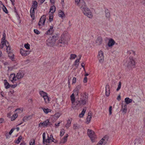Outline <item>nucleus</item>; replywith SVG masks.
I'll return each instance as SVG.
<instances>
[{
	"instance_id": "nucleus-7",
	"label": "nucleus",
	"mask_w": 145,
	"mask_h": 145,
	"mask_svg": "<svg viewBox=\"0 0 145 145\" xmlns=\"http://www.w3.org/2000/svg\"><path fill=\"white\" fill-rule=\"evenodd\" d=\"M88 134L89 137L91 138L92 142H94L95 139L96 138V135L93 131L91 130L88 129Z\"/></svg>"
},
{
	"instance_id": "nucleus-19",
	"label": "nucleus",
	"mask_w": 145,
	"mask_h": 145,
	"mask_svg": "<svg viewBox=\"0 0 145 145\" xmlns=\"http://www.w3.org/2000/svg\"><path fill=\"white\" fill-rule=\"evenodd\" d=\"M68 137V135L66 134V136L63 138L61 140L59 144H64L67 141V138Z\"/></svg>"
},
{
	"instance_id": "nucleus-38",
	"label": "nucleus",
	"mask_w": 145,
	"mask_h": 145,
	"mask_svg": "<svg viewBox=\"0 0 145 145\" xmlns=\"http://www.w3.org/2000/svg\"><path fill=\"white\" fill-rule=\"evenodd\" d=\"M22 138V136H20L18 138V139L15 140V142L17 144H19L21 141Z\"/></svg>"
},
{
	"instance_id": "nucleus-34",
	"label": "nucleus",
	"mask_w": 145,
	"mask_h": 145,
	"mask_svg": "<svg viewBox=\"0 0 145 145\" xmlns=\"http://www.w3.org/2000/svg\"><path fill=\"white\" fill-rule=\"evenodd\" d=\"M86 108H85L83 109V110L82 111L81 113L79 115V116L80 118H82L83 116L86 111Z\"/></svg>"
},
{
	"instance_id": "nucleus-51",
	"label": "nucleus",
	"mask_w": 145,
	"mask_h": 145,
	"mask_svg": "<svg viewBox=\"0 0 145 145\" xmlns=\"http://www.w3.org/2000/svg\"><path fill=\"white\" fill-rule=\"evenodd\" d=\"M65 133V131H64V130H61L60 134V136L61 137Z\"/></svg>"
},
{
	"instance_id": "nucleus-60",
	"label": "nucleus",
	"mask_w": 145,
	"mask_h": 145,
	"mask_svg": "<svg viewBox=\"0 0 145 145\" xmlns=\"http://www.w3.org/2000/svg\"><path fill=\"white\" fill-rule=\"evenodd\" d=\"M141 3L142 5H145V0H142L141 2Z\"/></svg>"
},
{
	"instance_id": "nucleus-25",
	"label": "nucleus",
	"mask_w": 145,
	"mask_h": 145,
	"mask_svg": "<svg viewBox=\"0 0 145 145\" xmlns=\"http://www.w3.org/2000/svg\"><path fill=\"white\" fill-rule=\"evenodd\" d=\"M122 108L121 110L124 113H126L127 111V105H123L122 103Z\"/></svg>"
},
{
	"instance_id": "nucleus-39",
	"label": "nucleus",
	"mask_w": 145,
	"mask_h": 145,
	"mask_svg": "<svg viewBox=\"0 0 145 145\" xmlns=\"http://www.w3.org/2000/svg\"><path fill=\"white\" fill-rule=\"evenodd\" d=\"M54 31V30H51L50 29H49L46 32V34L47 35H50L52 34Z\"/></svg>"
},
{
	"instance_id": "nucleus-5",
	"label": "nucleus",
	"mask_w": 145,
	"mask_h": 145,
	"mask_svg": "<svg viewBox=\"0 0 145 145\" xmlns=\"http://www.w3.org/2000/svg\"><path fill=\"white\" fill-rule=\"evenodd\" d=\"M127 67L129 68L134 67L135 65V61L132 57H130L127 61Z\"/></svg>"
},
{
	"instance_id": "nucleus-10",
	"label": "nucleus",
	"mask_w": 145,
	"mask_h": 145,
	"mask_svg": "<svg viewBox=\"0 0 145 145\" xmlns=\"http://www.w3.org/2000/svg\"><path fill=\"white\" fill-rule=\"evenodd\" d=\"M98 59L99 63H102L104 61L103 53L101 51H100L99 52L98 55Z\"/></svg>"
},
{
	"instance_id": "nucleus-54",
	"label": "nucleus",
	"mask_w": 145,
	"mask_h": 145,
	"mask_svg": "<svg viewBox=\"0 0 145 145\" xmlns=\"http://www.w3.org/2000/svg\"><path fill=\"white\" fill-rule=\"evenodd\" d=\"M49 17V21L50 22H51L53 20V16L52 15V14Z\"/></svg>"
},
{
	"instance_id": "nucleus-14",
	"label": "nucleus",
	"mask_w": 145,
	"mask_h": 145,
	"mask_svg": "<svg viewBox=\"0 0 145 145\" xmlns=\"http://www.w3.org/2000/svg\"><path fill=\"white\" fill-rule=\"evenodd\" d=\"M20 53L23 56H26L30 54V52L28 51H25L22 48L20 50Z\"/></svg>"
},
{
	"instance_id": "nucleus-50",
	"label": "nucleus",
	"mask_w": 145,
	"mask_h": 145,
	"mask_svg": "<svg viewBox=\"0 0 145 145\" xmlns=\"http://www.w3.org/2000/svg\"><path fill=\"white\" fill-rule=\"evenodd\" d=\"M112 106H110L109 107V114L110 115H111L112 114Z\"/></svg>"
},
{
	"instance_id": "nucleus-56",
	"label": "nucleus",
	"mask_w": 145,
	"mask_h": 145,
	"mask_svg": "<svg viewBox=\"0 0 145 145\" xmlns=\"http://www.w3.org/2000/svg\"><path fill=\"white\" fill-rule=\"evenodd\" d=\"M14 129H12L9 132L8 134L10 135L14 131Z\"/></svg>"
},
{
	"instance_id": "nucleus-30",
	"label": "nucleus",
	"mask_w": 145,
	"mask_h": 145,
	"mask_svg": "<svg viewBox=\"0 0 145 145\" xmlns=\"http://www.w3.org/2000/svg\"><path fill=\"white\" fill-rule=\"evenodd\" d=\"M56 7L55 6L53 5L51 7L50 9V12L52 13H53L56 10Z\"/></svg>"
},
{
	"instance_id": "nucleus-13",
	"label": "nucleus",
	"mask_w": 145,
	"mask_h": 145,
	"mask_svg": "<svg viewBox=\"0 0 145 145\" xmlns=\"http://www.w3.org/2000/svg\"><path fill=\"white\" fill-rule=\"evenodd\" d=\"M24 74V73L23 71H19L16 76L17 79H20L23 77Z\"/></svg>"
},
{
	"instance_id": "nucleus-20",
	"label": "nucleus",
	"mask_w": 145,
	"mask_h": 145,
	"mask_svg": "<svg viewBox=\"0 0 145 145\" xmlns=\"http://www.w3.org/2000/svg\"><path fill=\"white\" fill-rule=\"evenodd\" d=\"M103 41V39L101 37H98L96 40V43L97 45H101Z\"/></svg>"
},
{
	"instance_id": "nucleus-8",
	"label": "nucleus",
	"mask_w": 145,
	"mask_h": 145,
	"mask_svg": "<svg viewBox=\"0 0 145 145\" xmlns=\"http://www.w3.org/2000/svg\"><path fill=\"white\" fill-rule=\"evenodd\" d=\"M51 125V123L49 122V120L47 119L43 122L40 123L39 125V127H47L50 125Z\"/></svg>"
},
{
	"instance_id": "nucleus-35",
	"label": "nucleus",
	"mask_w": 145,
	"mask_h": 145,
	"mask_svg": "<svg viewBox=\"0 0 145 145\" xmlns=\"http://www.w3.org/2000/svg\"><path fill=\"white\" fill-rule=\"evenodd\" d=\"M75 4L76 5H77L79 7H80V5L81 4V3L82 1H84L83 0H75Z\"/></svg>"
},
{
	"instance_id": "nucleus-47",
	"label": "nucleus",
	"mask_w": 145,
	"mask_h": 145,
	"mask_svg": "<svg viewBox=\"0 0 145 145\" xmlns=\"http://www.w3.org/2000/svg\"><path fill=\"white\" fill-rule=\"evenodd\" d=\"M7 47L6 50H7V52H8L10 53V50L11 49L10 47L9 46V45H8L7 46H6Z\"/></svg>"
},
{
	"instance_id": "nucleus-1",
	"label": "nucleus",
	"mask_w": 145,
	"mask_h": 145,
	"mask_svg": "<svg viewBox=\"0 0 145 145\" xmlns=\"http://www.w3.org/2000/svg\"><path fill=\"white\" fill-rule=\"evenodd\" d=\"M74 94L73 93L70 96L71 100L72 103V107L73 109H77L81 105H84L88 102V96L86 93H81L80 99L76 100V102Z\"/></svg>"
},
{
	"instance_id": "nucleus-3",
	"label": "nucleus",
	"mask_w": 145,
	"mask_h": 145,
	"mask_svg": "<svg viewBox=\"0 0 145 145\" xmlns=\"http://www.w3.org/2000/svg\"><path fill=\"white\" fill-rule=\"evenodd\" d=\"M67 39L65 37L62 35L61 39L59 40L56 42V45L58 47H63L65 44L67 45Z\"/></svg>"
},
{
	"instance_id": "nucleus-2",
	"label": "nucleus",
	"mask_w": 145,
	"mask_h": 145,
	"mask_svg": "<svg viewBox=\"0 0 145 145\" xmlns=\"http://www.w3.org/2000/svg\"><path fill=\"white\" fill-rule=\"evenodd\" d=\"M79 7L81 9L83 14L88 18H91L93 16L92 12L88 8L84 1H82Z\"/></svg>"
},
{
	"instance_id": "nucleus-61",
	"label": "nucleus",
	"mask_w": 145,
	"mask_h": 145,
	"mask_svg": "<svg viewBox=\"0 0 145 145\" xmlns=\"http://www.w3.org/2000/svg\"><path fill=\"white\" fill-rule=\"evenodd\" d=\"M45 0H39V2H40V4H42L45 1Z\"/></svg>"
},
{
	"instance_id": "nucleus-64",
	"label": "nucleus",
	"mask_w": 145,
	"mask_h": 145,
	"mask_svg": "<svg viewBox=\"0 0 145 145\" xmlns=\"http://www.w3.org/2000/svg\"><path fill=\"white\" fill-rule=\"evenodd\" d=\"M4 121V120L3 118H1L0 119V123H2Z\"/></svg>"
},
{
	"instance_id": "nucleus-12",
	"label": "nucleus",
	"mask_w": 145,
	"mask_h": 145,
	"mask_svg": "<svg viewBox=\"0 0 145 145\" xmlns=\"http://www.w3.org/2000/svg\"><path fill=\"white\" fill-rule=\"evenodd\" d=\"M16 77L14 73L11 74L9 76V80L13 83H15L16 81Z\"/></svg>"
},
{
	"instance_id": "nucleus-6",
	"label": "nucleus",
	"mask_w": 145,
	"mask_h": 145,
	"mask_svg": "<svg viewBox=\"0 0 145 145\" xmlns=\"http://www.w3.org/2000/svg\"><path fill=\"white\" fill-rule=\"evenodd\" d=\"M45 137H46V134L45 132L44 133H43L42 135V138H43V142L44 144H45V143H50V140H51L52 142H54V138H53L52 135H51L50 136V137H49V136H48V138L47 139H45Z\"/></svg>"
},
{
	"instance_id": "nucleus-33",
	"label": "nucleus",
	"mask_w": 145,
	"mask_h": 145,
	"mask_svg": "<svg viewBox=\"0 0 145 145\" xmlns=\"http://www.w3.org/2000/svg\"><path fill=\"white\" fill-rule=\"evenodd\" d=\"M81 57V56H80V58H79V59H76L75 61V62L74 64V65L75 66H76V67H78V65H79L78 62L80 61V59Z\"/></svg>"
},
{
	"instance_id": "nucleus-26",
	"label": "nucleus",
	"mask_w": 145,
	"mask_h": 145,
	"mask_svg": "<svg viewBox=\"0 0 145 145\" xmlns=\"http://www.w3.org/2000/svg\"><path fill=\"white\" fill-rule=\"evenodd\" d=\"M4 82L5 87L6 89H8L10 88V85L7 82L6 80H4Z\"/></svg>"
},
{
	"instance_id": "nucleus-28",
	"label": "nucleus",
	"mask_w": 145,
	"mask_h": 145,
	"mask_svg": "<svg viewBox=\"0 0 145 145\" xmlns=\"http://www.w3.org/2000/svg\"><path fill=\"white\" fill-rule=\"evenodd\" d=\"M132 101L133 100L132 99H130L128 97L126 98L125 99V101L127 105H128L131 103Z\"/></svg>"
},
{
	"instance_id": "nucleus-49",
	"label": "nucleus",
	"mask_w": 145,
	"mask_h": 145,
	"mask_svg": "<svg viewBox=\"0 0 145 145\" xmlns=\"http://www.w3.org/2000/svg\"><path fill=\"white\" fill-rule=\"evenodd\" d=\"M34 33L37 35H38L40 33V32L37 29H34Z\"/></svg>"
},
{
	"instance_id": "nucleus-32",
	"label": "nucleus",
	"mask_w": 145,
	"mask_h": 145,
	"mask_svg": "<svg viewBox=\"0 0 145 145\" xmlns=\"http://www.w3.org/2000/svg\"><path fill=\"white\" fill-rule=\"evenodd\" d=\"M71 122V120L70 119H68L66 124L65 125V127L67 128H68L70 126Z\"/></svg>"
},
{
	"instance_id": "nucleus-42",
	"label": "nucleus",
	"mask_w": 145,
	"mask_h": 145,
	"mask_svg": "<svg viewBox=\"0 0 145 145\" xmlns=\"http://www.w3.org/2000/svg\"><path fill=\"white\" fill-rule=\"evenodd\" d=\"M18 117V114H13V117L11 118V120L13 121L15 120V119L16 118Z\"/></svg>"
},
{
	"instance_id": "nucleus-29",
	"label": "nucleus",
	"mask_w": 145,
	"mask_h": 145,
	"mask_svg": "<svg viewBox=\"0 0 145 145\" xmlns=\"http://www.w3.org/2000/svg\"><path fill=\"white\" fill-rule=\"evenodd\" d=\"M42 109L43 110L44 112L46 114H47L48 113L51 112L52 111L51 110L47 108H42Z\"/></svg>"
},
{
	"instance_id": "nucleus-11",
	"label": "nucleus",
	"mask_w": 145,
	"mask_h": 145,
	"mask_svg": "<svg viewBox=\"0 0 145 145\" xmlns=\"http://www.w3.org/2000/svg\"><path fill=\"white\" fill-rule=\"evenodd\" d=\"M46 20V16L45 15H43L42 16L40 19L38 25L39 26L44 25Z\"/></svg>"
},
{
	"instance_id": "nucleus-53",
	"label": "nucleus",
	"mask_w": 145,
	"mask_h": 145,
	"mask_svg": "<svg viewBox=\"0 0 145 145\" xmlns=\"http://www.w3.org/2000/svg\"><path fill=\"white\" fill-rule=\"evenodd\" d=\"M76 78H75V77H74L73 78L72 80V84H73L75 83L76 82Z\"/></svg>"
},
{
	"instance_id": "nucleus-55",
	"label": "nucleus",
	"mask_w": 145,
	"mask_h": 145,
	"mask_svg": "<svg viewBox=\"0 0 145 145\" xmlns=\"http://www.w3.org/2000/svg\"><path fill=\"white\" fill-rule=\"evenodd\" d=\"M87 78L86 77H85L84 79L83 82L84 83H86L87 82Z\"/></svg>"
},
{
	"instance_id": "nucleus-45",
	"label": "nucleus",
	"mask_w": 145,
	"mask_h": 145,
	"mask_svg": "<svg viewBox=\"0 0 145 145\" xmlns=\"http://www.w3.org/2000/svg\"><path fill=\"white\" fill-rule=\"evenodd\" d=\"M35 141L34 139L31 140L29 142V145H35Z\"/></svg>"
},
{
	"instance_id": "nucleus-9",
	"label": "nucleus",
	"mask_w": 145,
	"mask_h": 145,
	"mask_svg": "<svg viewBox=\"0 0 145 145\" xmlns=\"http://www.w3.org/2000/svg\"><path fill=\"white\" fill-rule=\"evenodd\" d=\"M108 138L107 136L103 137L96 145H105L108 141Z\"/></svg>"
},
{
	"instance_id": "nucleus-59",
	"label": "nucleus",
	"mask_w": 145,
	"mask_h": 145,
	"mask_svg": "<svg viewBox=\"0 0 145 145\" xmlns=\"http://www.w3.org/2000/svg\"><path fill=\"white\" fill-rule=\"evenodd\" d=\"M4 43H5V45L6 46H7L8 45V41L7 40H5L4 42Z\"/></svg>"
},
{
	"instance_id": "nucleus-63",
	"label": "nucleus",
	"mask_w": 145,
	"mask_h": 145,
	"mask_svg": "<svg viewBox=\"0 0 145 145\" xmlns=\"http://www.w3.org/2000/svg\"><path fill=\"white\" fill-rule=\"evenodd\" d=\"M50 2L53 4H54L55 3V0H50Z\"/></svg>"
},
{
	"instance_id": "nucleus-23",
	"label": "nucleus",
	"mask_w": 145,
	"mask_h": 145,
	"mask_svg": "<svg viewBox=\"0 0 145 145\" xmlns=\"http://www.w3.org/2000/svg\"><path fill=\"white\" fill-rule=\"evenodd\" d=\"M35 9L31 8L30 10V16L33 20H34L35 19Z\"/></svg>"
},
{
	"instance_id": "nucleus-58",
	"label": "nucleus",
	"mask_w": 145,
	"mask_h": 145,
	"mask_svg": "<svg viewBox=\"0 0 145 145\" xmlns=\"http://www.w3.org/2000/svg\"><path fill=\"white\" fill-rule=\"evenodd\" d=\"M84 65L85 64H84V63L83 62L81 64V66L83 68L84 71H85V69L84 67Z\"/></svg>"
},
{
	"instance_id": "nucleus-46",
	"label": "nucleus",
	"mask_w": 145,
	"mask_h": 145,
	"mask_svg": "<svg viewBox=\"0 0 145 145\" xmlns=\"http://www.w3.org/2000/svg\"><path fill=\"white\" fill-rule=\"evenodd\" d=\"M80 127V126L77 124H74L73 125V128L74 129H78Z\"/></svg>"
},
{
	"instance_id": "nucleus-18",
	"label": "nucleus",
	"mask_w": 145,
	"mask_h": 145,
	"mask_svg": "<svg viewBox=\"0 0 145 145\" xmlns=\"http://www.w3.org/2000/svg\"><path fill=\"white\" fill-rule=\"evenodd\" d=\"M81 88V86L80 85H78L76 86L75 89H74V93L75 94L78 95L79 92V89Z\"/></svg>"
},
{
	"instance_id": "nucleus-22",
	"label": "nucleus",
	"mask_w": 145,
	"mask_h": 145,
	"mask_svg": "<svg viewBox=\"0 0 145 145\" xmlns=\"http://www.w3.org/2000/svg\"><path fill=\"white\" fill-rule=\"evenodd\" d=\"M110 93L109 85L107 84L106 86L105 94L107 96H108L109 95Z\"/></svg>"
},
{
	"instance_id": "nucleus-4",
	"label": "nucleus",
	"mask_w": 145,
	"mask_h": 145,
	"mask_svg": "<svg viewBox=\"0 0 145 145\" xmlns=\"http://www.w3.org/2000/svg\"><path fill=\"white\" fill-rule=\"evenodd\" d=\"M39 93L41 96L43 98L46 104H48L49 103L50 100V98L49 97L46 93L42 91H40Z\"/></svg>"
},
{
	"instance_id": "nucleus-41",
	"label": "nucleus",
	"mask_w": 145,
	"mask_h": 145,
	"mask_svg": "<svg viewBox=\"0 0 145 145\" xmlns=\"http://www.w3.org/2000/svg\"><path fill=\"white\" fill-rule=\"evenodd\" d=\"M3 5V11L6 14H8V12L7 10V9L6 7L4 6V5L2 4Z\"/></svg>"
},
{
	"instance_id": "nucleus-21",
	"label": "nucleus",
	"mask_w": 145,
	"mask_h": 145,
	"mask_svg": "<svg viewBox=\"0 0 145 145\" xmlns=\"http://www.w3.org/2000/svg\"><path fill=\"white\" fill-rule=\"evenodd\" d=\"M51 40L50 39H48L47 40L46 44L47 46H52L54 45V44L53 42L51 41Z\"/></svg>"
},
{
	"instance_id": "nucleus-17",
	"label": "nucleus",
	"mask_w": 145,
	"mask_h": 145,
	"mask_svg": "<svg viewBox=\"0 0 145 145\" xmlns=\"http://www.w3.org/2000/svg\"><path fill=\"white\" fill-rule=\"evenodd\" d=\"M91 118V111H89L88 113V116L86 119L87 121H86V123L87 124L89 123Z\"/></svg>"
},
{
	"instance_id": "nucleus-44",
	"label": "nucleus",
	"mask_w": 145,
	"mask_h": 145,
	"mask_svg": "<svg viewBox=\"0 0 145 145\" xmlns=\"http://www.w3.org/2000/svg\"><path fill=\"white\" fill-rule=\"evenodd\" d=\"M52 39L54 40L55 41L56 40H57L58 39V37L57 35H55L53 36L52 37Z\"/></svg>"
},
{
	"instance_id": "nucleus-15",
	"label": "nucleus",
	"mask_w": 145,
	"mask_h": 145,
	"mask_svg": "<svg viewBox=\"0 0 145 145\" xmlns=\"http://www.w3.org/2000/svg\"><path fill=\"white\" fill-rule=\"evenodd\" d=\"M33 118V114L30 115L26 116L23 118V120L24 122L29 120Z\"/></svg>"
},
{
	"instance_id": "nucleus-40",
	"label": "nucleus",
	"mask_w": 145,
	"mask_h": 145,
	"mask_svg": "<svg viewBox=\"0 0 145 145\" xmlns=\"http://www.w3.org/2000/svg\"><path fill=\"white\" fill-rule=\"evenodd\" d=\"M77 57V56L74 54H72L70 55V59L71 60L74 59Z\"/></svg>"
},
{
	"instance_id": "nucleus-31",
	"label": "nucleus",
	"mask_w": 145,
	"mask_h": 145,
	"mask_svg": "<svg viewBox=\"0 0 145 145\" xmlns=\"http://www.w3.org/2000/svg\"><path fill=\"white\" fill-rule=\"evenodd\" d=\"M37 3L36 1H34L33 3L32 8L37 9Z\"/></svg>"
},
{
	"instance_id": "nucleus-62",
	"label": "nucleus",
	"mask_w": 145,
	"mask_h": 145,
	"mask_svg": "<svg viewBox=\"0 0 145 145\" xmlns=\"http://www.w3.org/2000/svg\"><path fill=\"white\" fill-rule=\"evenodd\" d=\"M60 123V122H59L57 123H56L55 124V126H56L57 127H58L59 126V124Z\"/></svg>"
},
{
	"instance_id": "nucleus-37",
	"label": "nucleus",
	"mask_w": 145,
	"mask_h": 145,
	"mask_svg": "<svg viewBox=\"0 0 145 145\" xmlns=\"http://www.w3.org/2000/svg\"><path fill=\"white\" fill-rule=\"evenodd\" d=\"M105 13L106 17L107 18H110V14L108 10H105Z\"/></svg>"
},
{
	"instance_id": "nucleus-52",
	"label": "nucleus",
	"mask_w": 145,
	"mask_h": 145,
	"mask_svg": "<svg viewBox=\"0 0 145 145\" xmlns=\"http://www.w3.org/2000/svg\"><path fill=\"white\" fill-rule=\"evenodd\" d=\"M17 85H18L17 83L14 85H10V87L14 88L16 87Z\"/></svg>"
},
{
	"instance_id": "nucleus-57",
	"label": "nucleus",
	"mask_w": 145,
	"mask_h": 145,
	"mask_svg": "<svg viewBox=\"0 0 145 145\" xmlns=\"http://www.w3.org/2000/svg\"><path fill=\"white\" fill-rule=\"evenodd\" d=\"M3 37L2 39V41H3V42H4L5 39V34H3Z\"/></svg>"
},
{
	"instance_id": "nucleus-36",
	"label": "nucleus",
	"mask_w": 145,
	"mask_h": 145,
	"mask_svg": "<svg viewBox=\"0 0 145 145\" xmlns=\"http://www.w3.org/2000/svg\"><path fill=\"white\" fill-rule=\"evenodd\" d=\"M8 56L9 58L12 61H14V55L12 53L11 54L10 53L9 54L8 53Z\"/></svg>"
},
{
	"instance_id": "nucleus-48",
	"label": "nucleus",
	"mask_w": 145,
	"mask_h": 145,
	"mask_svg": "<svg viewBox=\"0 0 145 145\" xmlns=\"http://www.w3.org/2000/svg\"><path fill=\"white\" fill-rule=\"evenodd\" d=\"M24 47L27 49H30V45L28 44H24Z\"/></svg>"
},
{
	"instance_id": "nucleus-27",
	"label": "nucleus",
	"mask_w": 145,
	"mask_h": 145,
	"mask_svg": "<svg viewBox=\"0 0 145 145\" xmlns=\"http://www.w3.org/2000/svg\"><path fill=\"white\" fill-rule=\"evenodd\" d=\"M61 114L59 112H57L55 114V115L52 116L53 118H54L55 120H57L60 116Z\"/></svg>"
},
{
	"instance_id": "nucleus-16",
	"label": "nucleus",
	"mask_w": 145,
	"mask_h": 145,
	"mask_svg": "<svg viewBox=\"0 0 145 145\" xmlns=\"http://www.w3.org/2000/svg\"><path fill=\"white\" fill-rule=\"evenodd\" d=\"M115 43V41L112 39H109L108 45L109 47H111L113 46Z\"/></svg>"
},
{
	"instance_id": "nucleus-43",
	"label": "nucleus",
	"mask_w": 145,
	"mask_h": 145,
	"mask_svg": "<svg viewBox=\"0 0 145 145\" xmlns=\"http://www.w3.org/2000/svg\"><path fill=\"white\" fill-rule=\"evenodd\" d=\"M121 82L120 81L119 82L118 85V87L116 89V91H118L121 88Z\"/></svg>"
},
{
	"instance_id": "nucleus-24",
	"label": "nucleus",
	"mask_w": 145,
	"mask_h": 145,
	"mask_svg": "<svg viewBox=\"0 0 145 145\" xmlns=\"http://www.w3.org/2000/svg\"><path fill=\"white\" fill-rule=\"evenodd\" d=\"M58 15L59 17L62 18H64L65 17V15L64 12L61 10H59Z\"/></svg>"
}]
</instances>
